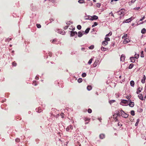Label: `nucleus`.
I'll list each match as a JSON object with an SVG mask.
<instances>
[{
  "label": "nucleus",
  "instance_id": "28",
  "mask_svg": "<svg viewBox=\"0 0 146 146\" xmlns=\"http://www.w3.org/2000/svg\"><path fill=\"white\" fill-rule=\"evenodd\" d=\"M98 25V23H97L96 22H95L94 23V24L93 25H92V27H93L96 26H97V25Z\"/></svg>",
  "mask_w": 146,
  "mask_h": 146
},
{
  "label": "nucleus",
  "instance_id": "26",
  "mask_svg": "<svg viewBox=\"0 0 146 146\" xmlns=\"http://www.w3.org/2000/svg\"><path fill=\"white\" fill-rule=\"evenodd\" d=\"M105 40H106L107 42L110 41V39L109 38L107 37V36H106L105 38Z\"/></svg>",
  "mask_w": 146,
  "mask_h": 146
},
{
  "label": "nucleus",
  "instance_id": "36",
  "mask_svg": "<svg viewBox=\"0 0 146 146\" xmlns=\"http://www.w3.org/2000/svg\"><path fill=\"white\" fill-rule=\"evenodd\" d=\"M86 74L85 73H83L82 74V76L83 77H84L86 76Z\"/></svg>",
  "mask_w": 146,
  "mask_h": 146
},
{
  "label": "nucleus",
  "instance_id": "45",
  "mask_svg": "<svg viewBox=\"0 0 146 146\" xmlns=\"http://www.w3.org/2000/svg\"><path fill=\"white\" fill-rule=\"evenodd\" d=\"M145 16H143V17H142L141 19L139 21H142L143 20H144V19H145Z\"/></svg>",
  "mask_w": 146,
  "mask_h": 146
},
{
  "label": "nucleus",
  "instance_id": "33",
  "mask_svg": "<svg viewBox=\"0 0 146 146\" xmlns=\"http://www.w3.org/2000/svg\"><path fill=\"white\" fill-rule=\"evenodd\" d=\"M127 34H124L122 36V38H126L127 37Z\"/></svg>",
  "mask_w": 146,
  "mask_h": 146
},
{
  "label": "nucleus",
  "instance_id": "35",
  "mask_svg": "<svg viewBox=\"0 0 146 146\" xmlns=\"http://www.w3.org/2000/svg\"><path fill=\"white\" fill-rule=\"evenodd\" d=\"M135 58H136L137 59L139 57V54H135Z\"/></svg>",
  "mask_w": 146,
  "mask_h": 146
},
{
  "label": "nucleus",
  "instance_id": "3",
  "mask_svg": "<svg viewBox=\"0 0 146 146\" xmlns=\"http://www.w3.org/2000/svg\"><path fill=\"white\" fill-rule=\"evenodd\" d=\"M129 101L130 102L128 104L129 106L131 107H133L134 106V102H131V100H129Z\"/></svg>",
  "mask_w": 146,
  "mask_h": 146
},
{
  "label": "nucleus",
  "instance_id": "29",
  "mask_svg": "<svg viewBox=\"0 0 146 146\" xmlns=\"http://www.w3.org/2000/svg\"><path fill=\"white\" fill-rule=\"evenodd\" d=\"M92 58H91L90 59L89 61L88 62V64H91L92 63Z\"/></svg>",
  "mask_w": 146,
  "mask_h": 146
},
{
  "label": "nucleus",
  "instance_id": "49",
  "mask_svg": "<svg viewBox=\"0 0 146 146\" xmlns=\"http://www.w3.org/2000/svg\"><path fill=\"white\" fill-rule=\"evenodd\" d=\"M64 113H62L60 114V115L61 116L62 118H63L64 117Z\"/></svg>",
  "mask_w": 146,
  "mask_h": 146
},
{
  "label": "nucleus",
  "instance_id": "20",
  "mask_svg": "<svg viewBox=\"0 0 146 146\" xmlns=\"http://www.w3.org/2000/svg\"><path fill=\"white\" fill-rule=\"evenodd\" d=\"M100 138H101V139H102L104 138L105 135L104 134H100Z\"/></svg>",
  "mask_w": 146,
  "mask_h": 146
},
{
  "label": "nucleus",
  "instance_id": "63",
  "mask_svg": "<svg viewBox=\"0 0 146 146\" xmlns=\"http://www.w3.org/2000/svg\"><path fill=\"white\" fill-rule=\"evenodd\" d=\"M112 101H113V102H115V100H113Z\"/></svg>",
  "mask_w": 146,
  "mask_h": 146
},
{
  "label": "nucleus",
  "instance_id": "8",
  "mask_svg": "<svg viewBox=\"0 0 146 146\" xmlns=\"http://www.w3.org/2000/svg\"><path fill=\"white\" fill-rule=\"evenodd\" d=\"M73 128V126L72 125H70L68 127L66 128V131H68L70 130V129L72 130Z\"/></svg>",
  "mask_w": 146,
  "mask_h": 146
},
{
  "label": "nucleus",
  "instance_id": "53",
  "mask_svg": "<svg viewBox=\"0 0 146 146\" xmlns=\"http://www.w3.org/2000/svg\"><path fill=\"white\" fill-rule=\"evenodd\" d=\"M68 26H66L64 27V29H67L68 28Z\"/></svg>",
  "mask_w": 146,
  "mask_h": 146
},
{
  "label": "nucleus",
  "instance_id": "32",
  "mask_svg": "<svg viewBox=\"0 0 146 146\" xmlns=\"http://www.w3.org/2000/svg\"><path fill=\"white\" fill-rule=\"evenodd\" d=\"M139 119H137V122H136V123L135 124V126H137L138 125V123H139Z\"/></svg>",
  "mask_w": 146,
  "mask_h": 146
},
{
  "label": "nucleus",
  "instance_id": "64",
  "mask_svg": "<svg viewBox=\"0 0 146 146\" xmlns=\"http://www.w3.org/2000/svg\"><path fill=\"white\" fill-rule=\"evenodd\" d=\"M145 51L146 52V48H145Z\"/></svg>",
  "mask_w": 146,
  "mask_h": 146
},
{
  "label": "nucleus",
  "instance_id": "59",
  "mask_svg": "<svg viewBox=\"0 0 146 146\" xmlns=\"http://www.w3.org/2000/svg\"><path fill=\"white\" fill-rule=\"evenodd\" d=\"M84 49H85V48H81V50L83 51H84Z\"/></svg>",
  "mask_w": 146,
  "mask_h": 146
},
{
  "label": "nucleus",
  "instance_id": "21",
  "mask_svg": "<svg viewBox=\"0 0 146 146\" xmlns=\"http://www.w3.org/2000/svg\"><path fill=\"white\" fill-rule=\"evenodd\" d=\"M98 64V62L96 60L94 63L93 64V66L94 67H95L97 66Z\"/></svg>",
  "mask_w": 146,
  "mask_h": 146
},
{
  "label": "nucleus",
  "instance_id": "18",
  "mask_svg": "<svg viewBox=\"0 0 146 146\" xmlns=\"http://www.w3.org/2000/svg\"><path fill=\"white\" fill-rule=\"evenodd\" d=\"M142 88H141L140 87H139L137 89V91L136 92V93L137 94H138L141 92V90L142 89Z\"/></svg>",
  "mask_w": 146,
  "mask_h": 146
},
{
  "label": "nucleus",
  "instance_id": "17",
  "mask_svg": "<svg viewBox=\"0 0 146 146\" xmlns=\"http://www.w3.org/2000/svg\"><path fill=\"white\" fill-rule=\"evenodd\" d=\"M135 58L134 57H131L130 58V60L131 61V62H135Z\"/></svg>",
  "mask_w": 146,
  "mask_h": 146
},
{
  "label": "nucleus",
  "instance_id": "5",
  "mask_svg": "<svg viewBox=\"0 0 146 146\" xmlns=\"http://www.w3.org/2000/svg\"><path fill=\"white\" fill-rule=\"evenodd\" d=\"M130 41L129 39L127 38H125L123 42L124 44H126L128 43Z\"/></svg>",
  "mask_w": 146,
  "mask_h": 146
},
{
  "label": "nucleus",
  "instance_id": "47",
  "mask_svg": "<svg viewBox=\"0 0 146 146\" xmlns=\"http://www.w3.org/2000/svg\"><path fill=\"white\" fill-rule=\"evenodd\" d=\"M109 15H111V16H112L113 17H114V15L113 14L112 12L111 11Z\"/></svg>",
  "mask_w": 146,
  "mask_h": 146
},
{
  "label": "nucleus",
  "instance_id": "23",
  "mask_svg": "<svg viewBox=\"0 0 146 146\" xmlns=\"http://www.w3.org/2000/svg\"><path fill=\"white\" fill-rule=\"evenodd\" d=\"M87 89L88 90L90 91L92 90V87L91 86H88L87 87Z\"/></svg>",
  "mask_w": 146,
  "mask_h": 146
},
{
  "label": "nucleus",
  "instance_id": "10",
  "mask_svg": "<svg viewBox=\"0 0 146 146\" xmlns=\"http://www.w3.org/2000/svg\"><path fill=\"white\" fill-rule=\"evenodd\" d=\"M132 20L133 19H132V17H131V18L126 20L125 21V22L126 23H129L131 22Z\"/></svg>",
  "mask_w": 146,
  "mask_h": 146
},
{
  "label": "nucleus",
  "instance_id": "34",
  "mask_svg": "<svg viewBox=\"0 0 146 146\" xmlns=\"http://www.w3.org/2000/svg\"><path fill=\"white\" fill-rule=\"evenodd\" d=\"M112 35V33L111 32H110L108 34H107L106 35V36H110L111 35Z\"/></svg>",
  "mask_w": 146,
  "mask_h": 146
},
{
  "label": "nucleus",
  "instance_id": "40",
  "mask_svg": "<svg viewBox=\"0 0 146 146\" xmlns=\"http://www.w3.org/2000/svg\"><path fill=\"white\" fill-rule=\"evenodd\" d=\"M77 28L78 29L80 30L81 28V26L80 25H78L77 26Z\"/></svg>",
  "mask_w": 146,
  "mask_h": 146
},
{
  "label": "nucleus",
  "instance_id": "13",
  "mask_svg": "<svg viewBox=\"0 0 146 146\" xmlns=\"http://www.w3.org/2000/svg\"><path fill=\"white\" fill-rule=\"evenodd\" d=\"M117 115L114 114L113 115V118L114 119L115 121H117Z\"/></svg>",
  "mask_w": 146,
  "mask_h": 146
},
{
  "label": "nucleus",
  "instance_id": "25",
  "mask_svg": "<svg viewBox=\"0 0 146 146\" xmlns=\"http://www.w3.org/2000/svg\"><path fill=\"white\" fill-rule=\"evenodd\" d=\"M90 28H87L86 30L85 31V33L86 34H87L89 32L90 30Z\"/></svg>",
  "mask_w": 146,
  "mask_h": 146
},
{
  "label": "nucleus",
  "instance_id": "12",
  "mask_svg": "<svg viewBox=\"0 0 146 146\" xmlns=\"http://www.w3.org/2000/svg\"><path fill=\"white\" fill-rule=\"evenodd\" d=\"M125 58V56L124 55L122 54L121 55L120 57V60L121 61H123Z\"/></svg>",
  "mask_w": 146,
  "mask_h": 146
},
{
  "label": "nucleus",
  "instance_id": "48",
  "mask_svg": "<svg viewBox=\"0 0 146 146\" xmlns=\"http://www.w3.org/2000/svg\"><path fill=\"white\" fill-rule=\"evenodd\" d=\"M15 141L17 142H19L20 141V139H19L18 138H17V139H16Z\"/></svg>",
  "mask_w": 146,
  "mask_h": 146
},
{
  "label": "nucleus",
  "instance_id": "54",
  "mask_svg": "<svg viewBox=\"0 0 146 146\" xmlns=\"http://www.w3.org/2000/svg\"><path fill=\"white\" fill-rule=\"evenodd\" d=\"M116 114L117 115V116H120V112H118V113H117Z\"/></svg>",
  "mask_w": 146,
  "mask_h": 146
},
{
  "label": "nucleus",
  "instance_id": "41",
  "mask_svg": "<svg viewBox=\"0 0 146 146\" xmlns=\"http://www.w3.org/2000/svg\"><path fill=\"white\" fill-rule=\"evenodd\" d=\"M94 48V46L93 45H92L90 46L89 47V49H93V48Z\"/></svg>",
  "mask_w": 146,
  "mask_h": 146
},
{
  "label": "nucleus",
  "instance_id": "30",
  "mask_svg": "<svg viewBox=\"0 0 146 146\" xmlns=\"http://www.w3.org/2000/svg\"><path fill=\"white\" fill-rule=\"evenodd\" d=\"M82 81V78H79L78 80V81L79 83L81 82Z\"/></svg>",
  "mask_w": 146,
  "mask_h": 146
},
{
  "label": "nucleus",
  "instance_id": "11",
  "mask_svg": "<svg viewBox=\"0 0 146 146\" xmlns=\"http://www.w3.org/2000/svg\"><path fill=\"white\" fill-rule=\"evenodd\" d=\"M146 79V76L145 75H144L143 76V77L142 79L141 80V82L142 83L144 84L145 83V80Z\"/></svg>",
  "mask_w": 146,
  "mask_h": 146
},
{
  "label": "nucleus",
  "instance_id": "55",
  "mask_svg": "<svg viewBox=\"0 0 146 146\" xmlns=\"http://www.w3.org/2000/svg\"><path fill=\"white\" fill-rule=\"evenodd\" d=\"M136 0H131V2L132 3H134Z\"/></svg>",
  "mask_w": 146,
  "mask_h": 146
},
{
  "label": "nucleus",
  "instance_id": "62",
  "mask_svg": "<svg viewBox=\"0 0 146 146\" xmlns=\"http://www.w3.org/2000/svg\"><path fill=\"white\" fill-rule=\"evenodd\" d=\"M50 19V21H53V20L52 19Z\"/></svg>",
  "mask_w": 146,
  "mask_h": 146
},
{
  "label": "nucleus",
  "instance_id": "22",
  "mask_svg": "<svg viewBox=\"0 0 146 146\" xmlns=\"http://www.w3.org/2000/svg\"><path fill=\"white\" fill-rule=\"evenodd\" d=\"M146 32V29L145 28H143L141 31V33L142 34H145Z\"/></svg>",
  "mask_w": 146,
  "mask_h": 146
},
{
  "label": "nucleus",
  "instance_id": "58",
  "mask_svg": "<svg viewBox=\"0 0 146 146\" xmlns=\"http://www.w3.org/2000/svg\"><path fill=\"white\" fill-rule=\"evenodd\" d=\"M70 23H71L70 22ZM67 25H68H68H70V22H68L67 23Z\"/></svg>",
  "mask_w": 146,
  "mask_h": 146
},
{
  "label": "nucleus",
  "instance_id": "27",
  "mask_svg": "<svg viewBox=\"0 0 146 146\" xmlns=\"http://www.w3.org/2000/svg\"><path fill=\"white\" fill-rule=\"evenodd\" d=\"M101 50L102 51H105L107 50V49L102 46L101 48Z\"/></svg>",
  "mask_w": 146,
  "mask_h": 146
},
{
  "label": "nucleus",
  "instance_id": "4",
  "mask_svg": "<svg viewBox=\"0 0 146 146\" xmlns=\"http://www.w3.org/2000/svg\"><path fill=\"white\" fill-rule=\"evenodd\" d=\"M84 34V31H80L78 33V36L79 37H81Z\"/></svg>",
  "mask_w": 146,
  "mask_h": 146
},
{
  "label": "nucleus",
  "instance_id": "57",
  "mask_svg": "<svg viewBox=\"0 0 146 146\" xmlns=\"http://www.w3.org/2000/svg\"><path fill=\"white\" fill-rule=\"evenodd\" d=\"M56 40V39H53V40H52V42H54Z\"/></svg>",
  "mask_w": 146,
  "mask_h": 146
},
{
  "label": "nucleus",
  "instance_id": "56",
  "mask_svg": "<svg viewBox=\"0 0 146 146\" xmlns=\"http://www.w3.org/2000/svg\"><path fill=\"white\" fill-rule=\"evenodd\" d=\"M35 79L36 80H38L39 79V78L37 76H36L35 77Z\"/></svg>",
  "mask_w": 146,
  "mask_h": 146
},
{
  "label": "nucleus",
  "instance_id": "60",
  "mask_svg": "<svg viewBox=\"0 0 146 146\" xmlns=\"http://www.w3.org/2000/svg\"><path fill=\"white\" fill-rule=\"evenodd\" d=\"M118 126L121 125V126L122 125L121 124H119V123H118Z\"/></svg>",
  "mask_w": 146,
  "mask_h": 146
},
{
  "label": "nucleus",
  "instance_id": "52",
  "mask_svg": "<svg viewBox=\"0 0 146 146\" xmlns=\"http://www.w3.org/2000/svg\"><path fill=\"white\" fill-rule=\"evenodd\" d=\"M130 98H131V97H130L129 96H127L126 97V98H127V99H129V100Z\"/></svg>",
  "mask_w": 146,
  "mask_h": 146
},
{
  "label": "nucleus",
  "instance_id": "1",
  "mask_svg": "<svg viewBox=\"0 0 146 146\" xmlns=\"http://www.w3.org/2000/svg\"><path fill=\"white\" fill-rule=\"evenodd\" d=\"M129 100H121L120 104L121 105L123 106H127L128 105V103L129 102Z\"/></svg>",
  "mask_w": 146,
  "mask_h": 146
},
{
  "label": "nucleus",
  "instance_id": "31",
  "mask_svg": "<svg viewBox=\"0 0 146 146\" xmlns=\"http://www.w3.org/2000/svg\"><path fill=\"white\" fill-rule=\"evenodd\" d=\"M131 114L132 115H135V112L133 110H132L131 111Z\"/></svg>",
  "mask_w": 146,
  "mask_h": 146
},
{
  "label": "nucleus",
  "instance_id": "2",
  "mask_svg": "<svg viewBox=\"0 0 146 146\" xmlns=\"http://www.w3.org/2000/svg\"><path fill=\"white\" fill-rule=\"evenodd\" d=\"M120 111L121 113V115L122 117L125 118H127L128 116V114L125 113V112L122 110H121Z\"/></svg>",
  "mask_w": 146,
  "mask_h": 146
},
{
  "label": "nucleus",
  "instance_id": "24",
  "mask_svg": "<svg viewBox=\"0 0 146 146\" xmlns=\"http://www.w3.org/2000/svg\"><path fill=\"white\" fill-rule=\"evenodd\" d=\"M133 66V63L131 64L129 66V69H131Z\"/></svg>",
  "mask_w": 146,
  "mask_h": 146
},
{
  "label": "nucleus",
  "instance_id": "16",
  "mask_svg": "<svg viewBox=\"0 0 146 146\" xmlns=\"http://www.w3.org/2000/svg\"><path fill=\"white\" fill-rule=\"evenodd\" d=\"M138 97L140 100H143V97L142 94H139L138 95Z\"/></svg>",
  "mask_w": 146,
  "mask_h": 146
},
{
  "label": "nucleus",
  "instance_id": "51",
  "mask_svg": "<svg viewBox=\"0 0 146 146\" xmlns=\"http://www.w3.org/2000/svg\"><path fill=\"white\" fill-rule=\"evenodd\" d=\"M33 85H34L35 86H36V82L35 81V82H33Z\"/></svg>",
  "mask_w": 146,
  "mask_h": 146
},
{
  "label": "nucleus",
  "instance_id": "46",
  "mask_svg": "<svg viewBox=\"0 0 146 146\" xmlns=\"http://www.w3.org/2000/svg\"><path fill=\"white\" fill-rule=\"evenodd\" d=\"M12 65L14 66H15L17 65V64L14 62H13L12 63Z\"/></svg>",
  "mask_w": 146,
  "mask_h": 146
},
{
  "label": "nucleus",
  "instance_id": "6",
  "mask_svg": "<svg viewBox=\"0 0 146 146\" xmlns=\"http://www.w3.org/2000/svg\"><path fill=\"white\" fill-rule=\"evenodd\" d=\"M92 17V21H93L94 20H96L97 19H98V17L96 15H94L92 16H91Z\"/></svg>",
  "mask_w": 146,
  "mask_h": 146
},
{
  "label": "nucleus",
  "instance_id": "39",
  "mask_svg": "<svg viewBox=\"0 0 146 146\" xmlns=\"http://www.w3.org/2000/svg\"><path fill=\"white\" fill-rule=\"evenodd\" d=\"M90 119L88 118H84V120L85 121H89Z\"/></svg>",
  "mask_w": 146,
  "mask_h": 146
},
{
  "label": "nucleus",
  "instance_id": "9",
  "mask_svg": "<svg viewBox=\"0 0 146 146\" xmlns=\"http://www.w3.org/2000/svg\"><path fill=\"white\" fill-rule=\"evenodd\" d=\"M58 32L62 35H64L65 34V31H62L61 30H58Z\"/></svg>",
  "mask_w": 146,
  "mask_h": 146
},
{
  "label": "nucleus",
  "instance_id": "7",
  "mask_svg": "<svg viewBox=\"0 0 146 146\" xmlns=\"http://www.w3.org/2000/svg\"><path fill=\"white\" fill-rule=\"evenodd\" d=\"M77 33L76 31H71V32L70 35L71 36H74L76 35H77Z\"/></svg>",
  "mask_w": 146,
  "mask_h": 146
},
{
  "label": "nucleus",
  "instance_id": "50",
  "mask_svg": "<svg viewBox=\"0 0 146 146\" xmlns=\"http://www.w3.org/2000/svg\"><path fill=\"white\" fill-rule=\"evenodd\" d=\"M140 8V7H137V8H135L134 9L135 10H139Z\"/></svg>",
  "mask_w": 146,
  "mask_h": 146
},
{
  "label": "nucleus",
  "instance_id": "44",
  "mask_svg": "<svg viewBox=\"0 0 146 146\" xmlns=\"http://www.w3.org/2000/svg\"><path fill=\"white\" fill-rule=\"evenodd\" d=\"M141 57H144V54H143V51H142L141 52Z\"/></svg>",
  "mask_w": 146,
  "mask_h": 146
},
{
  "label": "nucleus",
  "instance_id": "19",
  "mask_svg": "<svg viewBox=\"0 0 146 146\" xmlns=\"http://www.w3.org/2000/svg\"><path fill=\"white\" fill-rule=\"evenodd\" d=\"M130 85L131 86H132V87L134 86L135 83H134V82L132 80V81H131L130 82Z\"/></svg>",
  "mask_w": 146,
  "mask_h": 146
},
{
  "label": "nucleus",
  "instance_id": "42",
  "mask_svg": "<svg viewBox=\"0 0 146 146\" xmlns=\"http://www.w3.org/2000/svg\"><path fill=\"white\" fill-rule=\"evenodd\" d=\"M36 25L37 27L38 28H40L41 27V25L40 24H37Z\"/></svg>",
  "mask_w": 146,
  "mask_h": 146
},
{
  "label": "nucleus",
  "instance_id": "37",
  "mask_svg": "<svg viewBox=\"0 0 146 146\" xmlns=\"http://www.w3.org/2000/svg\"><path fill=\"white\" fill-rule=\"evenodd\" d=\"M86 19H89L92 20V17L91 16H89L88 18Z\"/></svg>",
  "mask_w": 146,
  "mask_h": 146
},
{
  "label": "nucleus",
  "instance_id": "38",
  "mask_svg": "<svg viewBox=\"0 0 146 146\" xmlns=\"http://www.w3.org/2000/svg\"><path fill=\"white\" fill-rule=\"evenodd\" d=\"M78 2L80 3H82L84 2V0H79Z\"/></svg>",
  "mask_w": 146,
  "mask_h": 146
},
{
  "label": "nucleus",
  "instance_id": "15",
  "mask_svg": "<svg viewBox=\"0 0 146 146\" xmlns=\"http://www.w3.org/2000/svg\"><path fill=\"white\" fill-rule=\"evenodd\" d=\"M108 42L106 40L103 41L102 42V45L104 46H105L107 45L108 44Z\"/></svg>",
  "mask_w": 146,
  "mask_h": 146
},
{
  "label": "nucleus",
  "instance_id": "43",
  "mask_svg": "<svg viewBox=\"0 0 146 146\" xmlns=\"http://www.w3.org/2000/svg\"><path fill=\"white\" fill-rule=\"evenodd\" d=\"M88 111L89 113H90L92 112V110L91 109H88Z\"/></svg>",
  "mask_w": 146,
  "mask_h": 146
},
{
  "label": "nucleus",
  "instance_id": "14",
  "mask_svg": "<svg viewBox=\"0 0 146 146\" xmlns=\"http://www.w3.org/2000/svg\"><path fill=\"white\" fill-rule=\"evenodd\" d=\"M124 9H121L119 11H118V14L119 15H121L122 14H123L124 13Z\"/></svg>",
  "mask_w": 146,
  "mask_h": 146
},
{
  "label": "nucleus",
  "instance_id": "61",
  "mask_svg": "<svg viewBox=\"0 0 146 146\" xmlns=\"http://www.w3.org/2000/svg\"><path fill=\"white\" fill-rule=\"evenodd\" d=\"M93 1L94 2H96V0H93Z\"/></svg>",
  "mask_w": 146,
  "mask_h": 146
}]
</instances>
